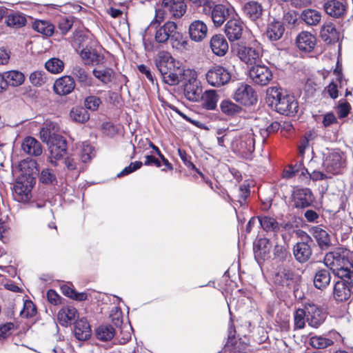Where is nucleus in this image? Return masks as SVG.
<instances>
[{"mask_svg": "<svg viewBox=\"0 0 353 353\" xmlns=\"http://www.w3.org/2000/svg\"><path fill=\"white\" fill-rule=\"evenodd\" d=\"M153 28L154 32V41L158 43H165L169 41L170 35L174 28H177L176 24L173 21H168L163 26Z\"/></svg>", "mask_w": 353, "mask_h": 353, "instance_id": "19", "label": "nucleus"}, {"mask_svg": "<svg viewBox=\"0 0 353 353\" xmlns=\"http://www.w3.org/2000/svg\"><path fill=\"white\" fill-rule=\"evenodd\" d=\"M325 12L334 17H343L346 11V5L343 0H328L323 5Z\"/></svg>", "mask_w": 353, "mask_h": 353, "instance_id": "22", "label": "nucleus"}, {"mask_svg": "<svg viewBox=\"0 0 353 353\" xmlns=\"http://www.w3.org/2000/svg\"><path fill=\"white\" fill-rule=\"evenodd\" d=\"M307 322L313 327H318L325 319V314L315 305L306 307Z\"/></svg>", "mask_w": 353, "mask_h": 353, "instance_id": "23", "label": "nucleus"}, {"mask_svg": "<svg viewBox=\"0 0 353 353\" xmlns=\"http://www.w3.org/2000/svg\"><path fill=\"white\" fill-rule=\"evenodd\" d=\"M101 103V99L94 95H90L85 97L83 102L85 109L91 111L97 110Z\"/></svg>", "mask_w": 353, "mask_h": 353, "instance_id": "56", "label": "nucleus"}, {"mask_svg": "<svg viewBox=\"0 0 353 353\" xmlns=\"http://www.w3.org/2000/svg\"><path fill=\"white\" fill-rule=\"evenodd\" d=\"M93 75L103 83H108L112 81L114 78V72L110 68L103 70L94 69Z\"/></svg>", "mask_w": 353, "mask_h": 353, "instance_id": "49", "label": "nucleus"}, {"mask_svg": "<svg viewBox=\"0 0 353 353\" xmlns=\"http://www.w3.org/2000/svg\"><path fill=\"white\" fill-rule=\"evenodd\" d=\"M78 316V311L72 306L63 307L58 312L57 318L59 323L63 326L70 325Z\"/></svg>", "mask_w": 353, "mask_h": 353, "instance_id": "32", "label": "nucleus"}, {"mask_svg": "<svg viewBox=\"0 0 353 353\" xmlns=\"http://www.w3.org/2000/svg\"><path fill=\"white\" fill-rule=\"evenodd\" d=\"M6 86L17 87L21 85L25 80L24 74L18 70H10L3 72Z\"/></svg>", "mask_w": 353, "mask_h": 353, "instance_id": "38", "label": "nucleus"}, {"mask_svg": "<svg viewBox=\"0 0 353 353\" xmlns=\"http://www.w3.org/2000/svg\"><path fill=\"white\" fill-rule=\"evenodd\" d=\"M80 161L79 156L77 154H71L62 158V161H59V165H64L68 171L75 172L77 174L76 177L79 176L80 173Z\"/></svg>", "mask_w": 353, "mask_h": 353, "instance_id": "37", "label": "nucleus"}, {"mask_svg": "<svg viewBox=\"0 0 353 353\" xmlns=\"http://www.w3.org/2000/svg\"><path fill=\"white\" fill-rule=\"evenodd\" d=\"M292 199L296 208L303 209L313 203L314 197L310 189L305 188L295 190L292 193Z\"/></svg>", "mask_w": 353, "mask_h": 353, "instance_id": "14", "label": "nucleus"}, {"mask_svg": "<svg viewBox=\"0 0 353 353\" xmlns=\"http://www.w3.org/2000/svg\"><path fill=\"white\" fill-rule=\"evenodd\" d=\"M171 70H168V73L165 74L162 79L163 82L170 85H175L179 84L184 79L183 74L186 73L188 69L182 67L179 62H175Z\"/></svg>", "mask_w": 353, "mask_h": 353, "instance_id": "16", "label": "nucleus"}, {"mask_svg": "<svg viewBox=\"0 0 353 353\" xmlns=\"http://www.w3.org/2000/svg\"><path fill=\"white\" fill-rule=\"evenodd\" d=\"M32 186L17 181L14 185V199L19 202H27L31 197Z\"/></svg>", "mask_w": 353, "mask_h": 353, "instance_id": "35", "label": "nucleus"}, {"mask_svg": "<svg viewBox=\"0 0 353 353\" xmlns=\"http://www.w3.org/2000/svg\"><path fill=\"white\" fill-rule=\"evenodd\" d=\"M313 236L321 248H327L330 245V236L325 230L315 227L313 230Z\"/></svg>", "mask_w": 353, "mask_h": 353, "instance_id": "43", "label": "nucleus"}, {"mask_svg": "<svg viewBox=\"0 0 353 353\" xmlns=\"http://www.w3.org/2000/svg\"><path fill=\"white\" fill-rule=\"evenodd\" d=\"M85 40H87V38L81 34L75 37V42L78 43L79 46V48L82 47L79 54L83 63L88 65L103 64L105 61L104 55L91 46H88V44L84 46L82 42Z\"/></svg>", "mask_w": 353, "mask_h": 353, "instance_id": "6", "label": "nucleus"}, {"mask_svg": "<svg viewBox=\"0 0 353 353\" xmlns=\"http://www.w3.org/2000/svg\"><path fill=\"white\" fill-rule=\"evenodd\" d=\"M310 237L305 234V241L296 243L293 247V254L297 261L305 263L312 255V248L309 243H312Z\"/></svg>", "mask_w": 353, "mask_h": 353, "instance_id": "15", "label": "nucleus"}, {"mask_svg": "<svg viewBox=\"0 0 353 353\" xmlns=\"http://www.w3.org/2000/svg\"><path fill=\"white\" fill-rule=\"evenodd\" d=\"M179 157L184 164L191 170H194L196 172L201 176H203V174L196 168L195 165L191 161V157L189 156L184 150L179 149L178 150Z\"/></svg>", "mask_w": 353, "mask_h": 353, "instance_id": "60", "label": "nucleus"}, {"mask_svg": "<svg viewBox=\"0 0 353 353\" xmlns=\"http://www.w3.org/2000/svg\"><path fill=\"white\" fill-rule=\"evenodd\" d=\"M72 74L81 87L86 88L93 85L92 77L82 67L79 65L74 66Z\"/></svg>", "mask_w": 353, "mask_h": 353, "instance_id": "34", "label": "nucleus"}, {"mask_svg": "<svg viewBox=\"0 0 353 353\" xmlns=\"http://www.w3.org/2000/svg\"><path fill=\"white\" fill-rule=\"evenodd\" d=\"M49 147L50 156L49 162L55 167L59 165V161L66 154L67 142L61 135H54L52 140L48 144Z\"/></svg>", "mask_w": 353, "mask_h": 353, "instance_id": "7", "label": "nucleus"}, {"mask_svg": "<svg viewBox=\"0 0 353 353\" xmlns=\"http://www.w3.org/2000/svg\"><path fill=\"white\" fill-rule=\"evenodd\" d=\"M320 36L328 44L338 42L340 39L339 32L332 23H327L322 26Z\"/></svg>", "mask_w": 353, "mask_h": 353, "instance_id": "29", "label": "nucleus"}, {"mask_svg": "<svg viewBox=\"0 0 353 353\" xmlns=\"http://www.w3.org/2000/svg\"><path fill=\"white\" fill-rule=\"evenodd\" d=\"M202 12L205 14H210L214 26L219 27L228 17L230 10L222 4L214 5V3L212 1L206 8L202 10Z\"/></svg>", "mask_w": 353, "mask_h": 353, "instance_id": "11", "label": "nucleus"}, {"mask_svg": "<svg viewBox=\"0 0 353 353\" xmlns=\"http://www.w3.org/2000/svg\"><path fill=\"white\" fill-rule=\"evenodd\" d=\"M37 313V309L32 301L26 300L23 303V307L20 312V316L24 318H30Z\"/></svg>", "mask_w": 353, "mask_h": 353, "instance_id": "55", "label": "nucleus"}, {"mask_svg": "<svg viewBox=\"0 0 353 353\" xmlns=\"http://www.w3.org/2000/svg\"><path fill=\"white\" fill-rule=\"evenodd\" d=\"M39 179L41 183L45 184H53L57 182L56 175L50 168H44L42 170Z\"/></svg>", "mask_w": 353, "mask_h": 353, "instance_id": "57", "label": "nucleus"}, {"mask_svg": "<svg viewBox=\"0 0 353 353\" xmlns=\"http://www.w3.org/2000/svg\"><path fill=\"white\" fill-rule=\"evenodd\" d=\"M115 335V329L110 325H101L95 330L97 339L101 341H109Z\"/></svg>", "mask_w": 353, "mask_h": 353, "instance_id": "41", "label": "nucleus"}, {"mask_svg": "<svg viewBox=\"0 0 353 353\" xmlns=\"http://www.w3.org/2000/svg\"><path fill=\"white\" fill-rule=\"evenodd\" d=\"M273 252L274 258L279 261H284L288 256L286 248L282 245H275Z\"/></svg>", "mask_w": 353, "mask_h": 353, "instance_id": "63", "label": "nucleus"}, {"mask_svg": "<svg viewBox=\"0 0 353 353\" xmlns=\"http://www.w3.org/2000/svg\"><path fill=\"white\" fill-rule=\"evenodd\" d=\"M346 281L339 280L334 284L333 296L337 302L346 301L351 296V288H353V285H350Z\"/></svg>", "mask_w": 353, "mask_h": 353, "instance_id": "20", "label": "nucleus"}, {"mask_svg": "<svg viewBox=\"0 0 353 353\" xmlns=\"http://www.w3.org/2000/svg\"><path fill=\"white\" fill-rule=\"evenodd\" d=\"M301 18L308 26H316L321 20V13L314 9H306L302 12Z\"/></svg>", "mask_w": 353, "mask_h": 353, "instance_id": "40", "label": "nucleus"}, {"mask_svg": "<svg viewBox=\"0 0 353 353\" xmlns=\"http://www.w3.org/2000/svg\"><path fill=\"white\" fill-rule=\"evenodd\" d=\"M232 97L234 100L245 106H251L257 102V94L253 88L245 83H239L234 90Z\"/></svg>", "mask_w": 353, "mask_h": 353, "instance_id": "8", "label": "nucleus"}, {"mask_svg": "<svg viewBox=\"0 0 353 353\" xmlns=\"http://www.w3.org/2000/svg\"><path fill=\"white\" fill-rule=\"evenodd\" d=\"M331 279L330 274L327 270H319L314 278V286L318 289H323L330 283Z\"/></svg>", "mask_w": 353, "mask_h": 353, "instance_id": "44", "label": "nucleus"}, {"mask_svg": "<svg viewBox=\"0 0 353 353\" xmlns=\"http://www.w3.org/2000/svg\"><path fill=\"white\" fill-rule=\"evenodd\" d=\"M280 123L274 121L269 125L265 129H260V134L263 139V141L269 136L270 134L275 132L279 130Z\"/></svg>", "mask_w": 353, "mask_h": 353, "instance_id": "62", "label": "nucleus"}, {"mask_svg": "<svg viewBox=\"0 0 353 353\" xmlns=\"http://www.w3.org/2000/svg\"><path fill=\"white\" fill-rule=\"evenodd\" d=\"M74 334L79 341H85L91 336V329L87 320L82 318L75 321Z\"/></svg>", "mask_w": 353, "mask_h": 353, "instance_id": "30", "label": "nucleus"}, {"mask_svg": "<svg viewBox=\"0 0 353 353\" xmlns=\"http://www.w3.org/2000/svg\"><path fill=\"white\" fill-rule=\"evenodd\" d=\"M255 134L253 130L239 132L231 141L232 151L245 159H249L254 150Z\"/></svg>", "mask_w": 353, "mask_h": 353, "instance_id": "3", "label": "nucleus"}, {"mask_svg": "<svg viewBox=\"0 0 353 353\" xmlns=\"http://www.w3.org/2000/svg\"><path fill=\"white\" fill-rule=\"evenodd\" d=\"M268 99L276 111L287 116H294L299 110V104L294 96L284 94L281 89L271 88L268 92Z\"/></svg>", "mask_w": 353, "mask_h": 353, "instance_id": "2", "label": "nucleus"}, {"mask_svg": "<svg viewBox=\"0 0 353 353\" xmlns=\"http://www.w3.org/2000/svg\"><path fill=\"white\" fill-rule=\"evenodd\" d=\"M307 321V311L305 309L299 308L294 315V329H303Z\"/></svg>", "mask_w": 353, "mask_h": 353, "instance_id": "52", "label": "nucleus"}, {"mask_svg": "<svg viewBox=\"0 0 353 353\" xmlns=\"http://www.w3.org/2000/svg\"><path fill=\"white\" fill-rule=\"evenodd\" d=\"M21 148L25 153L30 156L38 157L42 154L41 143L32 137H28L23 140Z\"/></svg>", "mask_w": 353, "mask_h": 353, "instance_id": "31", "label": "nucleus"}, {"mask_svg": "<svg viewBox=\"0 0 353 353\" xmlns=\"http://www.w3.org/2000/svg\"><path fill=\"white\" fill-rule=\"evenodd\" d=\"M310 345L316 349L326 348L332 345L334 342L332 340L323 337L322 336H313L310 338Z\"/></svg>", "mask_w": 353, "mask_h": 353, "instance_id": "48", "label": "nucleus"}, {"mask_svg": "<svg viewBox=\"0 0 353 353\" xmlns=\"http://www.w3.org/2000/svg\"><path fill=\"white\" fill-rule=\"evenodd\" d=\"M258 220L261 228L266 232H277L279 231V223L274 218L268 216H259Z\"/></svg>", "mask_w": 353, "mask_h": 353, "instance_id": "42", "label": "nucleus"}, {"mask_svg": "<svg viewBox=\"0 0 353 353\" xmlns=\"http://www.w3.org/2000/svg\"><path fill=\"white\" fill-rule=\"evenodd\" d=\"M176 29L174 28V31H172L169 40L173 48L176 49L185 48L188 42L183 40V35L177 32Z\"/></svg>", "mask_w": 353, "mask_h": 353, "instance_id": "53", "label": "nucleus"}, {"mask_svg": "<svg viewBox=\"0 0 353 353\" xmlns=\"http://www.w3.org/2000/svg\"><path fill=\"white\" fill-rule=\"evenodd\" d=\"M324 263L332 270L339 267L349 265L348 250L337 248L334 251L327 253L324 257Z\"/></svg>", "mask_w": 353, "mask_h": 353, "instance_id": "10", "label": "nucleus"}, {"mask_svg": "<svg viewBox=\"0 0 353 353\" xmlns=\"http://www.w3.org/2000/svg\"><path fill=\"white\" fill-rule=\"evenodd\" d=\"M332 272L339 280L347 281V283L353 285V265L350 262L349 265L334 268Z\"/></svg>", "mask_w": 353, "mask_h": 353, "instance_id": "39", "label": "nucleus"}, {"mask_svg": "<svg viewBox=\"0 0 353 353\" xmlns=\"http://www.w3.org/2000/svg\"><path fill=\"white\" fill-rule=\"evenodd\" d=\"M184 94L187 99L191 101H199L203 98L202 88L197 79L196 73L194 70L188 69L186 73L183 74Z\"/></svg>", "mask_w": 353, "mask_h": 353, "instance_id": "5", "label": "nucleus"}, {"mask_svg": "<svg viewBox=\"0 0 353 353\" xmlns=\"http://www.w3.org/2000/svg\"><path fill=\"white\" fill-rule=\"evenodd\" d=\"M244 29L243 23L238 19L229 20L225 26V32L230 41L241 39Z\"/></svg>", "mask_w": 353, "mask_h": 353, "instance_id": "17", "label": "nucleus"}, {"mask_svg": "<svg viewBox=\"0 0 353 353\" xmlns=\"http://www.w3.org/2000/svg\"><path fill=\"white\" fill-rule=\"evenodd\" d=\"M29 79L33 85L41 86L46 83L47 77L45 72L35 71L30 74Z\"/></svg>", "mask_w": 353, "mask_h": 353, "instance_id": "58", "label": "nucleus"}, {"mask_svg": "<svg viewBox=\"0 0 353 353\" xmlns=\"http://www.w3.org/2000/svg\"><path fill=\"white\" fill-rule=\"evenodd\" d=\"M110 318L114 325L119 326L123 322V313L118 307H113L110 311Z\"/></svg>", "mask_w": 353, "mask_h": 353, "instance_id": "59", "label": "nucleus"}, {"mask_svg": "<svg viewBox=\"0 0 353 353\" xmlns=\"http://www.w3.org/2000/svg\"><path fill=\"white\" fill-rule=\"evenodd\" d=\"M316 39L310 32L303 31L300 32L296 39L297 48L303 52H310L312 51L316 46Z\"/></svg>", "mask_w": 353, "mask_h": 353, "instance_id": "18", "label": "nucleus"}, {"mask_svg": "<svg viewBox=\"0 0 353 353\" xmlns=\"http://www.w3.org/2000/svg\"><path fill=\"white\" fill-rule=\"evenodd\" d=\"M70 117L73 121L79 123H85L90 119L89 113L82 107L73 108L70 112Z\"/></svg>", "mask_w": 353, "mask_h": 353, "instance_id": "47", "label": "nucleus"}, {"mask_svg": "<svg viewBox=\"0 0 353 353\" xmlns=\"http://www.w3.org/2000/svg\"><path fill=\"white\" fill-rule=\"evenodd\" d=\"M284 32L283 23L274 19L267 26L265 36L270 41H276L283 37Z\"/></svg>", "mask_w": 353, "mask_h": 353, "instance_id": "27", "label": "nucleus"}, {"mask_svg": "<svg viewBox=\"0 0 353 353\" xmlns=\"http://www.w3.org/2000/svg\"><path fill=\"white\" fill-rule=\"evenodd\" d=\"M161 6L164 10L156 9L155 17L145 29V34L143 35L145 48L148 51L153 50L154 45L151 41L145 38L146 35L151 34L153 28L159 26L161 22L163 21L164 13L169 12L172 17L177 19L183 16L186 11V5L183 0H163Z\"/></svg>", "mask_w": 353, "mask_h": 353, "instance_id": "1", "label": "nucleus"}, {"mask_svg": "<svg viewBox=\"0 0 353 353\" xmlns=\"http://www.w3.org/2000/svg\"><path fill=\"white\" fill-rule=\"evenodd\" d=\"M250 190L248 185H243L239 187L238 199L236 200L240 205L245 204L247 198L250 196Z\"/></svg>", "mask_w": 353, "mask_h": 353, "instance_id": "61", "label": "nucleus"}, {"mask_svg": "<svg viewBox=\"0 0 353 353\" xmlns=\"http://www.w3.org/2000/svg\"><path fill=\"white\" fill-rule=\"evenodd\" d=\"M220 108L221 112L228 116H234L242 110L239 105L229 99L223 100L220 103Z\"/></svg>", "mask_w": 353, "mask_h": 353, "instance_id": "46", "label": "nucleus"}, {"mask_svg": "<svg viewBox=\"0 0 353 353\" xmlns=\"http://www.w3.org/2000/svg\"><path fill=\"white\" fill-rule=\"evenodd\" d=\"M6 23L10 27H21L26 25V18L19 14H10L7 17Z\"/></svg>", "mask_w": 353, "mask_h": 353, "instance_id": "54", "label": "nucleus"}, {"mask_svg": "<svg viewBox=\"0 0 353 353\" xmlns=\"http://www.w3.org/2000/svg\"><path fill=\"white\" fill-rule=\"evenodd\" d=\"M344 165V157L339 151L330 152L323 162L326 172L332 174H339Z\"/></svg>", "mask_w": 353, "mask_h": 353, "instance_id": "13", "label": "nucleus"}, {"mask_svg": "<svg viewBox=\"0 0 353 353\" xmlns=\"http://www.w3.org/2000/svg\"><path fill=\"white\" fill-rule=\"evenodd\" d=\"M296 276L290 268H283L276 272L274 277L276 284L291 288L296 283Z\"/></svg>", "mask_w": 353, "mask_h": 353, "instance_id": "21", "label": "nucleus"}, {"mask_svg": "<svg viewBox=\"0 0 353 353\" xmlns=\"http://www.w3.org/2000/svg\"><path fill=\"white\" fill-rule=\"evenodd\" d=\"M93 152V148L89 144H83V148L81 151V161L83 163H86L92 158V153Z\"/></svg>", "mask_w": 353, "mask_h": 353, "instance_id": "64", "label": "nucleus"}, {"mask_svg": "<svg viewBox=\"0 0 353 353\" xmlns=\"http://www.w3.org/2000/svg\"><path fill=\"white\" fill-rule=\"evenodd\" d=\"M210 46L214 54L217 56H224L228 50V43L222 34H215L211 39Z\"/></svg>", "mask_w": 353, "mask_h": 353, "instance_id": "28", "label": "nucleus"}, {"mask_svg": "<svg viewBox=\"0 0 353 353\" xmlns=\"http://www.w3.org/2000/svg\"><path fill=\"white\" fill-rule=\"evenodd\" d=\"M75 88L73 77L64 76L57 79L54 83V90L59 95H66L71 93Z\"/></svg>", "mask_w": 353, "mask_h": 353, "instance_id": "24", "label": "nucleus"}, {"mask_svg": "<svg viewBox=\"0 0 353 353\" xmlns=\"http://www.w3.org/2000/svg\"><path fill=\"white\" fill-rule=\"evenodd\" d=\"M45 67L51 73L57 74L63 71L64 63L58 58H52L46 61Z\"/></svg>", "mask_w": 353, "mask_h": 353, "instance_id": "51", "label": "nucleus"}, {"mask_svg": "<svg viewBox=\"0 0 353 353\" xmlns=\"http://www.w3.org/2000/svg\"><path fill=\"white\" fill-rule=\"evenodd\" d=\"M208 27L201 20L194 21L189 26V34L190 38L196 42L202 41L207 35Z\"/></svg>", "mask_w": 353, "mask_h": 353, "instance_id": "26", "label": "nucleus"}, {"mask_svg": "<svg viewBox=\"0 0 353 353\" xmlns=\"http://www.w3.org/2000/svg\"><path fill=\"white\" fill-rule=\"evenodd\" d=\"M32 28L37 32L50 37L51 36L54 30V26L48 21L38 20L35 21L32 24Z\"/></svg>", "mask_w": 353, "mask_h": 353, "instance_id": "45", "label": "nucleus"}, {"mask_svg": "<svg viewBox=\"0 0 353 353\" xmlns=\"http://www.w3.org/2000/svg\"><path fill=\"white\" fill-rule=\"evenodd\" d=\"M231 77L230 72L221 65L212 66L205 74L207 82L213 87H221L228 83Z\"/></svg>", "mask_w": 353, "mask_h": 353, "instance_id": "9", "label": "nucleus"}, {"mask_svg": "<svg viewBox=\"0 0 353 353\" xmlns=\"http://www.w3.org/2000/svg\"><path fill=\"white\" fill-rule=\"evenodd\" d=\"M218 101V94L214 90H208L203 97V105L207 110H214Z\"/></svg>", "mask_w": 353, "mask_h": 353, "instance_id": "50", "label": "nucleus"}, {"mask_svg": "<svg viewBox=\"0 0 353 353\" xmlns=\"http://www.w3.org/2000/svg\"><path fill=\"white\" fill-rule=\"evenodd\" d=\"M175 60L168 52H161L155 59V65L159 70L161 77L168 73V70H171Z\"/></svg>", "mask_w": 353, "mask_h": 353, "instance_id": "25", "label": "nucleus"}, {"mask_svg": "<svg viewBox=\"0 0 353 353\" xmlns=\"http://www.w3.org/2000/svg\"><path fill=\"white\" fill-rule=\"evenodd\" d=\"M271 248L272 245L268 239L262 238L259 239L254 245L255 258L263 260L268 259L269 257Z\"/></svg>", "mask_w": 353, "mask_h": 353, "instance_id": "33", "label": "nucleus"}, {"mask_svg": "<svg viewBox=\"0 0 353 353\" xmlns=\"http://www.w3.org/2000/svg\"><path fill=\"white\" fill-rule=\"evenodd\" d=\"M249 74L252 81L261 86L268 85L272 79V71L265 65L257 64L253 66Z\"/></svg>", "mask_w": 353, "mask_h": 353, "instance_id": "12", "label": "nucleus"}, {"mask_svg": "<svg viewBox=\"0 0 353 353\" xmlns=\"http://www.w3.org/2000/svg\"><path fill=\"white\" fill-rule=\"evenodd\" d=\"M263 52L261 43L256 40L248 43L239 44L237 48L239 58L248 65H255L260 62Z\"/></svg>", "mask_w": 353, "mask_h": 353, "instance_id": "4", "label": "nucleus"}, {"mask_svg": "<svg viewBox=\"0 0 353 353\" xmlns=\"http://www.w3.org/2000/svg\"><path fill=\"white\" fill-rule=\"evenodd\" d=\"M243 12L252 21L261 18L263 14L262 6L256 1H250L243 6Z\"/></svg>", "mask_w": 353, "mask_h": 353, "instance_id": "36", "label": "nucleus"}]
</instances>
